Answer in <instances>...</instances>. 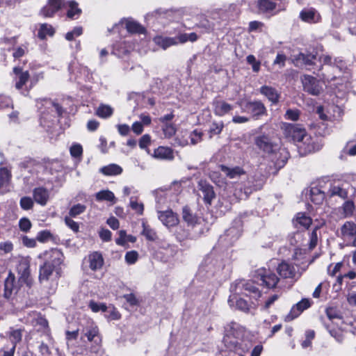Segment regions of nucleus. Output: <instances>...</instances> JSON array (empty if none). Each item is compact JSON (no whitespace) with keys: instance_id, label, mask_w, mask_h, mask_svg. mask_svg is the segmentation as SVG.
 Listing matches in <instances>:
<instances>
[{"instance_id":"f257e3e1","label":"nucleus","mask_w":356,"mask_h":356,"mask_svg":"<svg viewBox=\"0 0 356 356\" xmlns=\"http://www.w3.org/2000/svg\"><path fill=\"white\" fill-rule=\"evenodd\" d=\"M316 55L308 51L300 52L293 58L296 66L313 71L317 76L328 82L335 80L337 72H341L344 67V63L341 59L335 58L332 60V57L329 55L321 56L318 58L319 65L316 63Z\"/></svg>"},{"instance_id":"f03ea898","label":"nucleus","mask_w":356,"mask_h":356,"mask_svg":"<svg viewBox=\"0 0 356 356\" xmlns=\"http://www.w3.org/2000/svg\"><path fill=\"white\" fill-rule=\"evenodd\" d=\"M230 292L229 305L244 312H249L251 305L242 296H249L254 300H257L261 296L260 290L255 284V281L252 280H236L230 286Z\"/></svg>"},{"instance_id":"7ed1b4c3","label":"nucleus","mask_w":356,"mask_h":356,"mask_svg":"<svg viewBox=\"0 0 356 356\" xmlns=\"http://www.w3.org/2000/svg\"><path fill=\"white\" fill-rule=\"evenodd\" d=\"M38 258L43 262L39 270V281L43 284L50 280L53 272L61 264L63 254L58 249L51 248L40 253Z\"/></svg>"},{"instance_id":"20e7f679","label":"nucleus","mask_w":356,"mask_h":356,"mask_svg":"<svg viewBox=\"0 0 356 356\" xmlns=\"http://www.w3.org/2000/svg\"><path fill=\"white\" fill-rule=\"evenodd\" d=\"M284 134L289 140L299 143L298 147L304 148L305 152H312L314 149L311 137L301 125L288 124L285 126Z\"/></svg>"},{"instance_id":"39448f33","label":"nucleus","mask_w":356,"mask_h":356,"mask_svg":"<svg viewBox=\"0 0 356 356\" xmlns=\"http://www.w3.org/2000/svg\"><path fill=\"white\" fill-rule=\"evenodd\" d=\"M255 7L259 14H272L284 10L285 4L282 0H256Z\"/></svg>"},{"instance_id":"423d86ee","label":"nucleus","mask_w":356,"mask_h":356,"mask_svg":"<svg viewBox=\"0 0 356 356\" xmlns=\"http://www.w3.org/2000/svg\"><path fill=\"white\" fill-rule=\"evenodd\" d=\"M13 73L15 74L14 78L15 88L19 90L22 95L27 96L30 89L33 86L32 84L29 88L26 86V83L30 78L29 72L23 71L20 67H15L13 68Z\"/></svg>"},{"instance_id":"0eeeda50","label":"nucleus","mask_w":356,"mask_h":356,"mask_svg":"<svg viewBox=\"0 0 356 356\" xmlns=\"http://www.w3.org/2000/svg\"><path fill=\"white\" fill-rule=\"evenodd\" d=\"M255 278L257 282H260V285L268 289L275 288L279 281V278L275 273L266 268L258 269L256 272Z\"/></svg>"},{"instance_id":"6e6552de","label":"nucleus","mask_w":356,"mask_h":356,"mask_svg":"<svg viewBox=\"0 0 356 356\" xmlns=\"http://www.w3.org/2000/svg\"><path fill=\"white\" fill-rule=\"evenodd\" d=\"M17 270L19 275V282L26 284L29 288L32 286L33 280L30 273V260L27 257H22L18 261Z\"/></svg>"},{"instance_id":"1a4fd4ad","label":"nucleus","mask_w":356,"mask_h":356,"mask_svg":"<svg viewBox=\"0 0 356 356\" xmlns=\"http://www.w3.org/2000/svg\"><path fill=\"white\" fill-rule=\"evenodd\" d=\"M238 104L243 112L250 114L253 118L257 119L266 113V108L261 101L248 102L244 104Z\"/></svg>"},{"instance_id":"9d476101","label":"nucleus","mask_w":356,"mask_h":356,"mask_svg":"<svg viewBox=\"0 0 356 356\" xmlns=\"http://www.w3.org/2000/svg\"><path fill=\"white\" fill-rule=\"evenodd\" d=\"M26 323H30L35 327L38 331L43 332L48 337H49L48 322L39 313L31 312L26 318Z\"/></svg>"},{"instance_id":"9b49d317","label":"nucleus","mask_w":356,"mask_h":356,"mask_svg":"<svg viewBox=\"0 0 356 356\" xmlns=\"http://www.w3.org/2000/svg\"><path fill=\"white\" fill-rule=\"evenodd\" d=\"M304 90L312 95H318L322 91L319 81L314 76L304 75L301 77Z\"/></svg>"},{"instance_id":"f8f14e48","label":"nucleus","mask_w":356,"mask_h":356,"mask_svg":"<svg viewBox=\"0 0 356 356\" xmlns=\"http://www.w3.org/2000/svg\"><path fill=\"white\" fill-rule=\"evenodd\" d=\"M223 266L222 261L208 257L201 265L200 270L205 271L209 276L213 275L222 270Z\"/></svg>"},{"instance_id":"ddd939ff","label":"nucleus","mask_w":356,"mask_h":356,"mask_svg":"<svg viewBox=\"0 0 356 356\" xmlns=\"http://www.w3.org/2000/svg\"><path fill=\"white\" fill-rule=\"evenodd\" d=\"M83 332L84 336L87 337L89 341H94L96 344L95 346L91 348L90 351L96 354H99L100 350L99 343L101 342V339L99 336V330L97 326L91 324L90 326L86 327L83 330Z\"/></svg>"},{"instance_id":"4468645a","label":"nucleus","mask_w":356,"mask_h":356,"mask_svg":"<svg viewBox=\"0 0 356 356\" xmlns=\"http://www.w3.org/2000/svg\"><path fill=\"white\" fill-rule=\"evenodd\" d=\"M119 26L124 27L129 33H139L145 35V29L136 21L131 18L122 19L118 24H116L113 29H117Z\"/></svg>"},{"instance_id":"2eb2a0df","label":"nucleus","mask_w":356,"mask_h":356,"mask_svg":"<svg viewBox=\"0 0 356 356\" xmlns=\"http://www.w3.org/2000/svg\"><path fill=\"white\" fill-rule=\"evenodd\" d=\"M136 48V45L130 40H124L115 43L113 48V54L118 57H123Z\"/></svg>"},{"instance_id":"dca6fc26","label":"nucleus","mask_w":356,"mask_h":356,"mask_svg":"<svg viewBox=\"0 0 356 356\" xmlns=\"http://www.w3.org/2000/svg\"><path fill=\"white\" fill-rule=\"evenodd\" d=\"M158 218L163 225L170 228L178 225L179 220L178 216L172 210L164 211H157Z\"/></svg>"},{"instance_id":"f3484780","label":"nucleus","mask_w":356,"mask_h":356,"mask_svg":"<svg viewBox=\"0 0 356 356\" xmlns=\"http://www.w3.org/2000/svg\"><path fill=\"white\" fill-rule=\"evenodd\" d=\"M236 225L229 227L225 231V236H221L220 239L227 240L229 243H232L241 236L242 232V224L241 220L234 221Z\"/></svg>"},{"instance_id":"a211bd4d","label":"nucleus","mask_w":356,"mask_h":356,"mask_svg":"<svg viewBox=\"0 0 356 356\" xmlns=\"http://www.w3.org/2000/svg\"><path fill=\"white\" fill-rule=\"evenodd\" d=\"M200 197H202L206 204H211L213 199L215 197V193L213 186L204 181H200L198 184Z\"/></svg>"},{"instance_id":"6ab92c4d","label":"nucleus","mask_w":356,"mask_h":356,"mask_svg":"<svg viewBox=\"0 0 356 356\" xmlns=\"http://www.w3.org/2000/svg\"><path fill=\"white\" fill-rule=\"evenodd\" d=\"M254 143L257 147L266 153H273L277 149V145L273 144L268 136L262 135L255 138Z\"/></svg>"},{"instance_id":"aec40b11","label":"nucleus","mask_w":356,"mask_h":356,"mask_svg":"<svg viewBox=\"0 0 356 356\" xmlns=\"http://www.w3.org/2000/svg\"><path fill=\"white\" fill-rule=\"evenodd\" d=\"M65 0H49L48 3L40 10V14L45 17H51L64 5Z\"/></svg>"},{"instance_id":"412c9836","label":"nucleus","mask_w":356,"mask_h":356,"mask_svg":"<svg viewBox=\"0 0 356 356\" xmlns=\"http://www.w3.org/2000/svg\"><path fill=\"white\" fill-rule=\"evenodd\" d=\"M280 276L284 279H295L296 271L294 266L287 261H283L277 267Z\"/></svg>"},{"instance_id":"4be33fe9","label":"nucleus","mask_w":356,"mask_h":356,"mask_svg":"<svg viewBox=\"0 0 356 356\" xmlns=\"http://www.w3.org/2000/svg\"><path fill=\"white\" fill-rule=\"evenodd\" d=\"M310 307V302L308 299H302L294 305L289 314L286 316L285 320L290 321L298 317L305 309H307Z\"/></svg>"},{"instance_id":"5701e85b","label":"nucleus","mask_w":356,"mask_h":356,"mask_svg":"<svg viewBox=\"0 0 356 356\" xmlns=\"http://www.w3.org/2000/svg\"><path fill=\"white\" fill-rule=\"evenodd\" d=\"M260 93L265 96L273 104H277L280 98V92L269 86H263L259 88Z\"/></svg>"},{"instance_id":"b1692460","label":"nucleus","mask_w":356,"mask_h":356,"mask_svg":"<svg viewBox=\"0 0 356 356\" xmlns=\"http://www.w3.org/2000/svg\"><path fill=\"white\" fill-rule=\"evenodd\" d=\"M300 18L307 23H316L319 22L321 16L316 9L309 8H305L300 13Z\"/></svg>"},{"instance_id":"393cba45","label":"nucleus","mask_w":356,"mask_h":356,"mask_svg":"<svg viewBox=\"0 0 356 356\" xmlns=\"http://www.w3.org/2000/svg\"><path fill=\"white\" fill-rule=\"evenodd\" d=\"M17 286L15 284V277L14 274L9 273L7 278L4 281V293L6 298H10V296L17 293Z\"/></svg>"},{"instance_id":"a878e982","label":"nucleus","mask_w":356,"mask_h":356,"mask_svg":"<svg viewBox=\"0 0 356 356\" xmlns=\"http://www.w3.org/2000/svg\"><path fill=\"white\" fill-rule=\"evenodd\" d=\"M182 219L188 227H193L200 223V218L193 213L191 209L185 206L182 209Z\"/></svg>"},{"instance_id":"bb28decb","label":"nucleus","mask_w":356,"mask_h":356,"mask_svg":"<svg viewBox=\"0 0 356 356\" xmlns=\"http://www.w3.org/2000/svg\"><path fill=\"white\" fill-rule=\"evenodd\" d=\"M213 104L214 113L220 117L229 113L233 109L232 105L223 100H214Z\"/></svg>"},{"instance_id":"cd10ccee","label":"nucleus","mask_w":356,"mask_h":356,"mask_svg":"<svg viewBox=\"0 0 356 356\" xmlns=\"http://www.w3.org/2000/svg\"><path fill=\"white\" fill-rule=\"evenodd\" d=\"M72 67H74L76 70V76L74 78V80H76L78 82H79L81 80L83 81H90L92 79V72L90 70L86 67L83 66L82 65H78L77 66H74L73 65H71L69 67V70H71Z\"/></svg>"},{"instance_id":"c85d7f7f","label":"nucleus","mask_w":356,"mask_h":356,"mask_svg":"<svg viewBox=\"0 0 356 356\" xmlns=\"http://www.w3.org/2000/svg\"><path fill=\"white\" fill-rule=\"evenodd\" d=\"M153 42L163 50H165L172 46L177 45V40L174 38V37L156 35L153 38Z\"/></svg>"},{"instance_id":"c756f323","label":"nucleus","mask_w":356,"mask_h":356,"mask_svg":"<svg viewBox=\"0 0 356 356\" xmlns=\"http://www.w3.org/2000/svg\"><path fill=\"white\" fill-rule=\"evenodd\" d=\"M341 236L344 238L354 240L356 238V224L353 222H346L341 228Z\"/></svg>"},{"instance_id":"7c9ffc66","label":"nucleus","mask_w":356,"mask_h":356,"mask_svg":"<svg viewBox=\"0 0 356 356\" xmlns=\"http://www.w3.org/2000/svg\"><path fill=\"white\" fill-rule=\"evenodd\" d=\"M89 267L92 270H97L102 268L104 264V259L101 253L94 252L88 256Z\"/></svg>"},{"instance_id":"2f4dec72","label":"nucleus","mask_w":356,"mask_h":356,"mask_svg":"<svg viewBox=\"0 0 356 356\" xmlns=\"http://www.w3.org/2000/svg\"><path fill=\"white\" fill-rule=\"evenodd\" d=\"M49 196V191L43 187H38L33 190V198L40 205L47 204Z\"/></svg>"},{"instance_id":"473e14b6","label":"nucleus","mask_w":356,"mask_h":356,"mask_svg":"<svg viewBox=\"0 0 356 356\" xmlns=\"http://www.w3.org/2000/svg\"><path fill=\"white\" fill-rule=\"evenodd\" d=\"M153 156L161 160H172L174 159L172 149L163 146L156 148L154 152Z\"/></svg>"},{"instance_id":"72a5a7b5","label":"nucleus","mask_w":356,"mask_h":356,"mask_svg":"<svg viewBox=\"0 0 356 356\" xmlns=\"http://www.w3.org/2000/svg\"><path fill=\"white\" fill-rule=\"evenodd\" d=\"M327 195L330 197L339 196L342 199H345L347 197L348 193L343 188V184H340L339 183H334L330 184L327 191Z\"/></svg>"},{"instance_id":"f704fd0d","label":"nucleus","mask_w":356,"mask_h":356,"mask_svg":"<svg viewBox=\"0 0 356 356\" xmlns=\"http://www.w3.org/2000/svg\"><path fill=\"white\" fill-rule=\"evenodd\" d=\"M310 200L315 204H321L324 201L325 193L317 186L312 187L310 189Z\"/></svg>"},{"instance_id":"c9c22d12","label":"nucleus","mask_w":356,"mask_h":356,"mask_svg":"<svg viewBox=\"0 0 356 356\" xmlns=\"http://www.w3.org/2000/svg\"><path fill=\"white\" fill-rule=\"evenodd\" d=\"M99 172L106 176H115L122 172V168L118 164L111 163L101 168Z\"/></svg>"},{"instance_id":"e433bc0d","label":"nucleus","mask_w":356,"mask_h":356,"mask_svg":"<svg viewBox=\"0 0 356 356\" xmlns=\"http://www.w3.org/2000/svg\"><path fill=\"white\" fill-rule=\"evenodd\" d=\"M356 155V144L348 141L342 150L339 152V159L344 161L347 159L348 156H353Z\"/></svg>"},{"instance_id":"4c0bfd02","label":"nucleus","mask_w":356,"mask_h":356,"mask_svg":"<svg viewBox=\"0 0 356 356\" xmlns=\"http://www.w3.org/2000/svg\"><path fill=\"white\" fill-rule=\"evenodd\" d=\"M81 12V9L79 8L78 3L75 1H70L67 3V17L69 19H78Z\"/></svg>"},{"instance_id":"58836bf2","label":"nucleus","mask_w":356,"mask_h":356,"mask_svg":"<svg viewBox=\"0 0 356 356\" xmlns=\"http://www.w3.org/2000/svg\"><path fill=\"white\" fill-rule=\"evenodd\" d=\"M221 171L230 179H235L245 174L244 170L240 167L228 168L225 165L220 166Z\"/></svg>"},{"instance_id":"ea45409f","label":"nucleus","mask_w":356,"mask_h":356,"mask_svg":"<svg viewBox=\"0 0 356 356\" xmlns=\"http://www.w3.org/2000/svg\"><path fill=\"white\" fill-rule=\"evenodd\" d=\"M312 218L304 213H298L296 216L294 224L296 227L299 225V228L307 229L312 224Z\"/></svg>"},{"instance_id":"a19ab883","label":"nucleus","mask_w":356,"mask_h":356,"mask_svg":"<svg viewBox=\"0 0 356 356\" xmlns=\"http://www.w3.org/2000/svg\"><path fill=\"white\" fill-rule=\"evenodd\" d=\"M23 331L24 330L22 329L10 327V330L7 332V336L11 341L12 346H15V348H16L17 343L22 340Z\"/></svg>"},{"instance_id":"79ce46f5","label":"nucleus","mask_w":356,"mask_h":356,"mask_svg":"<svg viewBox=\"0 0 356 356\" xmlns=\"http://www.w3.org/2000/svg\"><path fill=\"white\" fill-rule=\"evenodd\" d=\"M113 113V108L108 104H101L96 110V115L101 118H108Z\"/></svg>"},{"instance_id":"37998d69","label":"nucleus","mask_w":356,"mask_h":356,"mask_svg":"<svg viewBox=\"0 0 356 356\" xmlns=\"http://www.w3.org/2000/svg\"><path fill=\"white\" fill-rule=\"evenodd\" d=\"M160 248L163 250L161 251V253L164 254L163 260L165 262L172 258L177 252L175 247L170 244H164L161 246Z\"/></svg>"},{"instance_id":"c03bdc74","label":"nucleus","mask_w":356,"mask_h":356,"mask_svg":"<svg viewBox=\"0 0 356 356\" xmlns=\"http://www.w3.org/2000/svg\"><path fill=\"white\" fill-rule=\"evenodd\" d=\"M54 29L51 25L48 24H42L38 30V36L42 40L46 38L47 36H52L54 34Z\"/></svg>"},{"instance_id":"a18cd8bd","label":"nucleus","mask_w":356,"mask_h":356,"mask_svg":"<svg viewBox=\"0 0 356 356\" xmlns=\"http://www.w3.org/2000/svg\"><path fill=\"white\" fill-rule=\"evenodd\" d=\"M95 198L97 201H108V202H114L115 200V195L114 193L109 190H102L97 192L95 194Z\"/></svg>"},{"instance_id":"49530a36","label":"nucleus","mask_w":356,"mask_h":356,"mask_svg":"<svg viewBox=\"0 0 356 356\" xmlns=\"http://www.w3.org/2000/svg\"><path fill=\"white\" fill-rule=\"evenodd\" d=\"M250 192H251L250 190L248 188L245 189L244 191H242L241 188H240V189L236 188L234 193V197L229 200V204L226 205V207L227 209H229L230 204H232L234 202H236L238 200L246 199L248 197Z\"/></svg>"},{"instance_id":"de8ad7c7","label":"nucleus","mask_w":356,"mask_h":356,"mask_svg":"<svg viewBox=\"0 0 356 356\" xmlns=\"http://www.w3.org/2000/svg\"><path fill=\"white\" fill-rule=\"evenodd\" d=\"M142 234L148 241H154L157 238V234L156 232L145 222H143Z\"/></svg>"},{"instance_id":"09e8293b","label":"nucleus","mask_w":356,"mask_h":356,"mask_svg":"<svg viewBox=\"0 0 356 356\" xmlns=\"http://www.w3.org/2000/svg\"><path fill=\"white\" fill-rule=\"evenodd\" d=\"M86 210V206L82 204H74L69 211V216L75 218L77 216L83 213Z\"/></svg>"},{"instance_id":"8fccbe9b","label":"nucleus","mask_w":356,"mask_h":356,"mask_svg":"<svg viewBox=\"0 0 356 356\" xmlns=\"http://www.w3.org/2000/svg\"><path fill=\"white\" fill-rule=\"evenodd\" d=\"M129 207L139 215H142L144 211V205L142 202H138L136 197H131L129 200Z\"/></svg>"},{"instance_id":"3c124183","label":"nucleus","mask_w":356,"mask_h":356,"mask_svg":"<svg viewBox=\"0 0 356 356\" xmlns=\"http://www.w3.org/2000/svg\"><path fill=\"white\" fill-rule=\"evenodd\" d=\"M327 318L330 321L334 319H341L342 316L341 312L336 307H329L325 309Z\"/></svg>"},{"instance_id":"603ef678","label":"nucleus","mask_w":356,"mask_h":356,"mask_svg":"<svg viewBox=\"0 0 356 356\" xmlns=\"http://www.w3.org/2000/svg\"><path fill=\"white\" fill-rule=\"evenodd\" d=\"M223 127H224V124L222 122H212L211 124L210 125L209 130V134H210V137H212L213 136H215V135L220 134L221 133Z\"/></svg>"},{"instance_id":"864d4df0","label":"nucleus","mask_w":356,"mask_h":356,"mask_svg":"<svg viewBox=\"0 0 356 356\" xmlns=\"http://www.w3.org/2000/svg\"><path fill=\"white\" fill-rule=\"evenodd\" d=\"M343 213L345 217L353 215L355 210V204L353 201H346L342 206Z\"/></svg>"},{"instance_id":"5fc2aeb1","label":"nucleus","mask_w":356,"mask_h":356,"mask_svg":"<svg viewBox=\"0 0 356 356\" xmlns=\"http://www.w3.org/2000/svg\"><path fill=\"white\" fill-rule=\"evenodd\" d=\"M83 33V28L81 26H76L71 31L65 34V39L69 41L73 40L75 38L80 36Z\"/></svg>"},{"instance_id":"6e6d98bb","label":"nucleus","mask_w":356,"mask_h":356,"mask_svg":"<svg viewBox=\"0 0 356 356\" xmlns=\"http://www.w3.org/2000/svg\"><path fill=\"white\" fill-rule=\"evenodd\" d=\"M70 152L74 158H81L83 154V148L80 144L74 143L70 148Z\"/></svg>"},{"instance_id":"4d7b16f0","label":"nucleus","mask_w":356,"mask_h":356,"mask_svg":"<svg viewBox=\"0 0 356 356\" xmlns=\"http://www.w3.org/2000/svg\"><path fill=\"white\" fill-rule=\"evenodd\" d=\"M165 138H170L172 137L176 133V128L172 124L166 123L162 128Z\"/></svg>"},{"instance_id":"13d9d810","label":"nucleus","mask_w":356,"mask_h":356,"mask_svg":"<svg viewBox=\"0 0 356 356\" xmlns=\"http://www.w3.org/2000/svg\"><path fill=\"white\" fill-rule=\"evenodd\" d=\"M315 337L314 330H307L305 332V339L302 342L301 346L303 348H307L311 346L312 341Z\"/></svg>"},{"instance_id":"bf43d9fd","label":"nucleus","mask_w":356,"mask_h":356,"mask_svg":"<svg viewBox=\"0 0 356 356\" xmlns=\"http://www.w3.org/2000/svg\"><path fill=\"white\" fill-rule=\"evenodd\" d=\"M186 349L184 346H179L177 348H169L167 356H186Z\"/></svg>"},{"instance_id":"052dcab7","label":"nucleus","mask_w":356,"mask_h":356,"mask_svg":"<svg viewBox=\"0 0 356 356\" xmlns=\"http://www.w3.org/2000/svg\"><path fill=\"white\" fill-rule=\"evenodd\" d=\"M138 259V253L135 250L129 251L126 253L124 259L128 264H134Z\"/></svg>"},{"instance_id":"680f3d73","label":"nucleus","mask_w":356,"mask_h":356,"mask_svg":"<svg viewBox=\"0 0 356 356\" xmlns=\"http://www.w3.org/2000/svg\"><path fill=\"white\" fill-rule=\"evenodd\" d=\"M10 177V172L6 168H0V185H3L8 182Z\"/></svg>"},{"instance_id":"e2e57ef3","label":"nucleus","mask_w":356,"mask_h":356,"mask_svg":"<svg viewBox=\"0 0 356 356\" xmlns=\"http://www.w3.org/2000/svg\"><path fill=\"white\" fill-rule=\"evenodd\" d=\"M284 117L286 120L296 121L300 117V111L298 109H288Z\"/></svg>"},{"instance_id":"0e129e2a","label":"nucleus","mask_w":356,"mask_h":356,"mask_svg":"<svg viewBox=\"0 0 356 356\" xmlns=\"http://www.w3.org/2000/svg\"><path fill=\"white\" fill-rule=\"evenodd\" d=\"M89 307L94 312H98L99 311L106 312L107 307L104 303H98L95 301H90L89 303Z\"/></svg>"},{"instance_id":"69168bd1","label":"nucleus","mask_w":356,"mask_h":356,"mask_svg":"<svg viewBox=\"0 0 356 356\" xmlns=\"http://www.w3.org/2000/svg\"><path fill=\"white\" fill-rule=\"evenodd\" d=\"M247 62L252 65V70L254 72H258L260 70L261 63L256 60V58L253 55H249L247 56Z\"/></svg>"},{"instance_id":"338daca9","label":"nucleus","mask_w":356,"mask_h":356,"mask_svg":"<svg viewBox=\"0 0 356 356\" xmlns=\"http://www.w3.org/2000/svg\"><path fill=\"white\" fill-rule=\"evenodd\" d=\"M199 26L204 28L206 32H210L215 29L216 24L214 22L204 19L200 21Z\"/></svg>"},{"instance_id":"774afa93","label":"nucleus","mask_w":356,"mask_h":356,"mask_svg":"<svg viewBox=\"0 0 356 356\" xmlns=\"http://www.w3.org/2000/svg\"><path fill=\"white\" fill-rule=\"evenodd\" d=\"M33 202L29 197H23L20 200V206L24 210H29L32 208Z\"/></svg>"}]
</instances>
